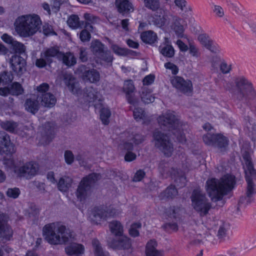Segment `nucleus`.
Wrapping results in <instances>:
<instances>
[{
    "label": "nucleus",
    "instance_id": "1",
    "mask_svg": "<svg viewBox=\"0 0 256 256\" xmlns=\"http://www.w3.org/2000/svg\"><path fill=\"white\" fill-rule=\"evenodd\" d=\"M43 235L45 240L51 244H60L70 243L66 248V254L71 256H82L84 252L83 245L73 242L74 236L68 232L64 226L58 223H52L43 228Z\"/></svg>",
    "mask_w": 256,
    "mask_h": 256
},
{
    "label": "nucleus",
    "instance_id": "2",
    "mask_svg": "<svg viewBox=\"0 0 256 256\" xmlns=\"http://www.w3.org/2000/svg\"><path fill=\"white\" fill-rule=\"evenodd\" d=\"M14 152V146L11 143L10 136L4 132H0V154H5L8 158L4 160V164L12 169L18 176L30 178L38 174V165L34 162H19L16 165L11 154Z\"/></svg>",
    "mask_w": 256,
    "mask_h": 256
},
{
    "label": "nucleus",
    "instance_id": "3",
    "mask_svg": "<svg viewBox=\"0 0 256 256\" xmlns=\"http://www.w3.org/2000/svg\"><path fill=\"white\" fill-rule=\"evenodd\" d=\"M40 16L35 14H22L18 16L14 26L16 34L22 38H29L35 34L41 28Z\"/></svg>",
    "mask_w": 256,
    "mask_h": 256
},
{
    "label": "nucleus",
    "instance_id": "4",
    "mask_svg": "<svg viewBox=\"0 0 256 256\" xmlns=\"http://www.w3.org/2000/svg\"><path fill=\"white\" fill-rule=\"evenodd\" d=\"M235 184V178L231 174L224 176L218 182L215 178L208 180L206 190L213 201L220 200L228 191L231 190Z\"/></svg>",
    "mask_w": 256,
    "mask_h": 256
},
{
    "label": "nucleus",
    "instance_id": "5",
    "mask_svg": "<svg viewBox=\"0 0 256 256\" xmlns=\"http://www.w3.org/2000/svg\"><path fill=\"white\" fill-rule=\"evenodd\" d=\"M152 22L154 25L164 30L170 28L178 38H186L184 34V28L182 24L183 20L177 16L168 14L162 16L156 14Z\"/></svg>",
    "mask_w": 256,
    "mask_h": 256
},
{
    "label": "nucleus",
    "instance_id": "6",
    "mask_svg": "<svg viewBox=\"0 0 256 256\" xmlns=\"http://www.w3.org/2000/svg\"><path fill=\"white\" fill-rule=\"evenodd\" d=\"M158 121L160 126L166 127L168 130H174V134L177 136L180 142H186V138L182 133L183 126L185 127L186 126L179 121L178 116L174 112L166 110L158 118Z\"/></svg>",
    "mask_w": 256,
    "mask_h": 256
},
{
    "label": "nucleus",
    "instance_id": "7",
    "mask_svg": "<svg viewBox=\"0 0 256 256\" xmlns=\"http://www.w3.org/2000/svg\"><path fill=\"white\" fill-rule=\"evenodd\" d=\"M251 152L242 150V163L246 174V178L247 182V190L246 192V201L250 203V198L256 194V186L253 180H256V171L254 168L252 162Z\"/></svg>",
    "mask_w": 256,
    "mask_h": 256
},
{
    "label": "nucleus",
    "instance_id": "8",
    "mask_svg": "<svg viewBox=\"0 0 256 256\" xmlns=\"http://www.w3.org/2000/svg\"><path fill=\"white\" fill-rule=\"evenodd\" d=\"M42 58L36 60V66L40 68H44L47 63L52 62V58L56 57L62 59L63 62L68 66H72L76 63V59L72 54L67 52L62 54L59 52L56 48H50L46 49L41 54Z\"/></svg>",
    "mask_w": 256,
    "mask_h": 256
},
{
    "label": "nucleus",
    "instance_id": "9",
    "mask_svg": "<svg viewBox=\"0 0 256 256\" xmlns=\"http://www.w3.org/2000/svg\"><path fill=\"white\" fill-rule=\"evenodd\" d=\"M109 227L112 233L115 235L114 240H108L109 246L114 249H128L130 248V240L122 234L123 228L119 222H112Z\"/></svg>",
    "mask_w": 256,
    "mask_h": 256
},
{
    "label": "nucleus",
    "instance_id": "10",
    "mask_svg": "<svg viewBox=\"0 0 256 256\" xmlns=\"http://www.w3.org/2000/svg\"><path fill=\"white\" fill-rule=\"evenodd\" d=\"M83 98L86 102H93L96 110H100V118L104 124H108L109 122V118L110 112L107 108H102V96L96 92L92 88L86 89L83 94Z\"/></svg>",
    "mask_w": 256,
    "mask_h": 256
},
{
    "label": "nucleus",
    "instance_id": "11",
    "mask_svg": "<svg viewBox=\"0 0 256 256\" xmlns=\"http://www.w3.org/2000/svg\"><path fill=\"white\" fill-rule=\"evenodd\" d=\"M256 92L250 82L244 78H238L236 82V89L234 92V98L242 100L246 98H254Z\"/></svg>",
    "mask_w": 256,
    "mask_h": 256
},
{
    "label": "nucleus",
    "instance_id": "12",
    "mask_svg": "<svg viewBox=\"0 0 256 256\" xmlns=\"http://www.w3.org/2000/svg\"><path fill=\"white\" fill-rule=\"evenodd\" d=\"M191 200L192 206L200 216L206 215L211 208L208 200L199 190L193 192Z\"/></svg>",
    "mask_w": 256,
    "mask_h": 256
},
{
    "label": "nucleus",
    "instance_id": "13",
    "mask_svg": "<svg viewBox=\"0 0 256 256\" xmlns=\"http://www.w3.org/2000/svg\"><path fill=\"white\" fill-rule=\"evenodd\" d=\"M202 139L206 144L216 147L220 151L225 150L228 144L226 137L221 134H216L213 131L204 134Z\"/></svg>",
    "mask_w": 256,
    "mask_h": 256
},
{
    "label": "nucleus",
    "instance_id": "14",
    "mask_svg": "<svg viewBox=\"0 0 256 256\" xmlns=\"http://www.w3.org/2000/svg\"><path fill=\"white\" fill-rule=\"evenodd\" d=\"M100 178V176L92 174L84 178L80 182L76 192L78 199L82 202L88 196L91 186Z\"/></svg>",
    "mask_w": 256,
    "mask_h": 256
},
{
    "label": "nucleus",
    "instance_id": "15",
    "mask_svg": "<svg viewBox=\"0 0 256 256\" xmlns=\"http://www.w3.org/2000/svg\"><path fill=\"white\" fill-rule=\"evenodd\" d=\"M154 142L157 148H160L166 156H172L174 150L173 146L170 142L168 137L159 131L154 134Z\"/></svg>",
    "mask_w": 256,
    "mask_h": 256
},
{
    "label": "nucleus",
    "instance_id": "16",
    "mask_svg": "<svg viewBox=\"0 0 256 256\" xmlns=\"http://www.w3.org/2000/svg\"><path fill=\"white\" fill-rule=\"evenodd\" d=\"M9 62L12 70L18 75L22 74L26 71V62L21 56L14 54Z\"/></svg>",
    "mask_w": 256,
    "mask_h": 256
},
{
    "label": "nucleus",
    "instance_id": "17",
    "mask_svg": "<svg viewBox=\"0 0 256 256\" xmlns=\"http://www.w3.org/2000/svg\"><path fill=\"white\" fill-rule=\"evenodd\" d=\"M91 48L92 52L96 54L98 53L102 60L106 62H111L112 56L108 52L104 51V46L98 40H94L92 42Z\"/></svg>",
    "mask_w": 256,
    "mask_h": 256
},
{
    "label": "nucleus",
    "instance_id": "18",
    "mask_svg": "<svg viewBox=\"0 0 256 256\" xmlns=\"http://www.w3.org/2000/svg\"><path fill=\"white\" fill-rule=\"evenodd\" d=\"M115 212L112 210H106L104 208H97L94 210L92 213L93 218L92 220L96 224H100L103 220H106L107 218L114 216Z\"/></svg>",
    "mask_w": 256,
    "mask_h": 256
},
{
    "label": "nucleus",
    "instance_id": "19",
    "mask_svg": "<svg viewBox=\"0 0 256 256\" xmlns=\"http://www.w3.org/2000/svg\"><path fill=\"white\" fill-rule=\"evenodd\" d=\"M78 72L82 73V79L84 81L94 83L98 82L100 78V74L97 71L94 70H88L84 66H82L79 68Z\"/></svg>",
    "mask_w": 256,
    "mask_h": 256
},
{
    "label": "nucleus",
    "instance_id": "20",
    "mask_svg": "<svg viewBox=\"0 0 256 256\" xmlns=\"http://www.w3.org/2000/svg\"><path fill=\"white\" fill-rule=\"evenodd\" d=\"M198 40L206 48L214 52H217L220 50V46L212 40L206 34H202L199 35Z\"/></svg>",
    "mask_w": 256,
    "mask_h": 256
},
{
    "label": "nucleus",
    "instance_id": "21",
    "mask_svg": "<svg viewBox=\"0 0 256 256\" xmlns=\"http://www.w3.org/2000/svg\"><path fill=\"white\" fill-rule=\"evenodd\" d=\"M8 218L3 214H0V234L6 240H10L12 236L11 228L6 224Z\"/></svg>",
    "mask_w": 256,
    "mask_h": 256
},
{
    "label": "nucleus",
    "instance_id": "22",
    "mask_svg": "<svg viewBox=\"0 0 256 256\" xmlns=\"http://www.w3.org/2000/svg\"><path fill=\"white\" fill-rule=\"evenodd\" d=\"M157 246L156 240H149L146 246V256H164V250H157Z\"/></svg>",
    "mask_w": 256,
    "mask_h": 256
},
{
    "label": "nucleus",
    "instance_id": "23",
    "mask_svg": "<svg viewBox=\"0 0 256 256\" xmlns=\"http://www.w3.org/2000/svg\"><path fill=\"white\" fill-rule=\"evenodd\" d=\"M24 92V89L18 82H14L10 86V88H0V95L6 96L8 94L18 96Z\"/></svg>",
    "mask_w": 256,
    "mask_h": 256
},
{
    "label": "nucleus",
    "instance_id": "24",
    "mask_svg": "<svg viewBox=\"0 0 256 256\" xmlns=\"http://www.w3.org/2000/svg\"><path fill=\"white\" fill-rule=\"evenodd\" d=\"M116 6L120 13H130L134 10V5L129 0H116Z\"/></svg>",
    "mask_w": 256,
    "mask_h": 256
},
{
    "label": "nucleus",
    "instance_id": "25",
    "mask_svg": "<svg viewBox=\"0 0 256 256\" xmlns=\"http://www.w3.org/2000/svg\"><path fill=\"white\" fill-rule=\"evenodd\" d=\"M168 38H165L164 42L161 44L159 47V50L164 56L172 58L174 54V50L172 46L170 44Z\"/></svg>",
    "mask_w": 256,
    "mask_h": 256
},
{
    "label": "nucleus",
    "instance_id": "26",
    "mask_svg": "<svg viewBox=\"0 0 256 256\" xmlns=\"http://www.w3.org/2000/svg\"><path fill=\"white\" fill-rule=\"evenodd\" d=\"M134 87L131 80L124 82V90L127 94V98L128 102L134 106L137 104V100L130 96V94L134 92Z\"/></svg>",
    "mask_w": 256,
    "mask_h": 256
},
{
    "label": "nucleus",
    "instance_id": "27",
    "mask_svg": "<svg viewBox=\"0 0 256 256\" xmlns=\"http://www.w3.org/2000/svg\"><path fill=\"white\" fill-rule=\"evenodd\" d=\"M143 140L144 139L140 135L136 134L135 136H130L129 137L128 141L124 144L122 146V148L128 150H132L133 149L134 146L140 144Z\"/></svg>",
    "mask_w": 256,
    "mask_h": 256
},
{
    "label": "nucleus",
    "instance_id": "28",
    "mask_svg": "<svg viewBox=\"0 0 256 256\" xmlns=\"http://www.w3.org/2000/svg\"><path fill=\"white\" fill-rule=\"evenodd\" d=\"M36 96H32L30 98H28L25 103L26 110L32 114L36 112L38 108V102L36 100Z\"/></svg>",
    "mask_w": 256,
    "mask_h": 256
},
{
    "label": "nucleus",
    "instance_id": "29",
    "mask_svg": "<svg viewBox=\"0 0 256 256\" xmlns=\"http://www.w3.org/2000/svg\"><path fill=\"white\" fill-rule=\"evenodd\" d=\"M64 81L70 90L74 94H79L80 90L78 88V84L75 82L74 79L71 74L67 75L64 78Z\"/></svg>",
    "mask_w": 256,
    "mask_h": 256
},
{
    "label": "nucleus",
    "instance_id": "30",
    "mask_svg": "<svg viewBox=\"0 0 256 256\" xmlns=\"http://www.w3.org/2000/svg\"><path fill=\"white\" fill-rule=\"evenodd\" d=\"M140 38L146 44H152L157 41V34L152 31L148 30L142 33Z\"/></svg>",
    "mask_w": 256,
    "mask_h": 256
},
{
    "label": "nucleus",
    "instance_id": "31",
    "mask_svg": "<svg viewBox=\"0 0 256 256\" xmlns=\"http://www.w3.org/2000/svg\"><path fill=\"white\" fill-rule=\"evenodd\" d=\"M171 83L174 87L176 88L178 91H180L183 84H186V86H190V80H185L180 76H174L171 79Z\"/></svg>",
    "mask_w": 256,
    "mask_h": 256
},
{
    "label": "nucleus",
    "instance_id": "32",
    "mask_svg": "<svg viewBox=\"0 0 256 256\" xmlns=\"http://www.w3.org/2000/svg\"><path fill=\"white\" fill-rule=\"evenodd\" d=\"M0 126L3 129L9 132L17 133L23 136L22 134L19 132L18 129V125L16 122H13L6 121L4 122H2L0 123Z\"/></svg>",
    "mask_w": 256,
    "mask_h": 256
},
{
    "label": "nucleus",
    "instance_id": "33",
    "mask_svg": "<svg viewBox=\"0 0 256 256\" xmlns=\"http://www.w3.org/2000/svg\"><path fill=\"white\" fill-rule=\"evenodd\" d=\"M42 96L41 103L42 105L46 107L50 108L55 104L56 100L53 95L50 93H46Z\"/></svg>",
    "mask_w": 256,
    "mask_h": 256
},
{
    "label": "nucleus",
    "instance_id": "34",
    "mask_svg": "<svg viewBox=\"0 0 256 256\" xmlns=\"http://www.w3.org/2000/svg\"><path fill=\"white\" fill-rule=\"evenodd\" d=\"M175 5L182 11L191 13L192 12V7L186 0H175Z\"/></svg>",
    "mask_w": 256,
    "mask_h": 256
},
{
    "label": "nucleus",
    "instance_id": "35",
    "mask_svg": "<svg viewBox=\"0 0 256 256\" xmlns=\"http://www.w3.org/2000/svg\"><path fill=\"white\" fill-rule=\"evenodd\" d=\"M72 180L68 177L61 178L58 184V188L62 192H66L71 186Z\"/></svg>",
    "mask_w": 256,
    "mask_h": 256
},
{
    "label": "nucleus",
    "instance_id": "36",
    "mask_svg": "<svg viewBox=\"0 0 256 256\" xmlns=\"http://www.w3.org/2000/svg\"><path fill=\"white\" fill-rule=\"evenodd\" d=\"M68 26L72 29H77L81 26L82 24L78 16L72 14L70 16L67 20Z\"/></svg>",
    "mask_w": 256,
    "mask_h": 256
},
{
    "label": "nucleus",
    "instance_id": "37",
    "mask_svg": "<svg viewBox=\"0 0 256 256\" xmlns=\"http://www.w3.org/2000/svg\"><path fill=\"white\" fill-rule=\"evenodd\" d=\"M93 26L89 24H86L85 26V29L82 30L80 34V38L82 42H86L90 40V32H92L93 30Z\"/></svg>",
    "mask_w": 256,
    "mask_h": 256
},
{
    "label": "nucleus",
    "instance_id": "38",
    "mask_svg": "<svg viewBox=\"0 0 256 256\" xmlns=\"http://www.w3.org/2000/svg\"><path fill=\"white\" fill-rule=\"evenodd\" d=\"M141 96L142 100L146 104L152 102L155 98L152 92L145 88L142 90Z\"/></svg>",
    "mask_w": 256,
    "mask_h": 256
},
{
    "label": "nucleus",
    "instance_id": "39",
    "mask_svg": "<svg viewBox=\"0 0 256 256\" xmlns=\"http://www.w3.org/2000/svg\"><path fill=\"white\" fill-rule=\"evenodd\" d=\"M144 6L148 9L155 11L160 7V0H143Z\"/></svg>",
    "mask_w": 256,
    "mask_h": 256
},
{
    "label": "nucleus",
    "instance_id": "40",
    "mask_svg": "<svg viewBox=\"0 0 256 256\" xmlns=\"http://www.w3.org/2000/svg\"><path fill=\"white\" fill-rule=\"evenodd\" d=\"M92 246L95 256H107L106 254L103 252L100 242L98 240H92Z\"/></svg>",
    "mask_w": 256,
    "mask_h": 256
},
{
    "label": "nucleus",
    "instance_id": "41",
    "mask_svg": "<svg viewBox=\"0 0 256 256\" xmlns=\"http://www.w3.org/2000/svg\"><path fill=\"white\" fill-rule=\"evenodd\" d=\"M13 77L12 74L8 72H4L0 76V86L6 85L12 81Z\"/></svg>",
    "mask_w": 256,
    "mask_h": 256
},
{
    "label": "nucleus",
    "instance_id": "42",
    "mask_svg": "<svg viewBox=\"0 0 256 256\" xmlns=\"http://www.w3.org/2000/svg\"><path fill=\"white\" fill-rule=\"evenodd\" d=\"M12 49L16 53L22 54L25 52L26 47L24 44L15 40L11 46Z\"/></svg>",
    "mask_w": 256,
    "mask_h": 256
},
{
    "label": "nucleus",
    "instance_id": "43",
    "mask_svg": "<svg viewBox=\"0 0 256 256\" xmlns=\"http://www.w3.org/2000/svg\"><path fill=\"white\" fill-rule=\"evenodd\" d=\"M110 48L114 53L119 56H124L127 54L126 49L121 48L116 44H112Z\"/></svg>",
    "mask_w": 256,
    "mask_h": 256
},
{
    "label": "nucleus",
    "instance_id": "44",
    "mask_svg": "<svg viewBox=\"0 0 256 256\" xmlns=\"http://www.w3.org/2000/svg\"><path fill=\"white\" fill-rule=\"evenodd\" d=\"M141 228V224L140 222H136L132 224L129 230L130 234L133 237L138 236L139 235L138 229Z\"/></svg>",
    "mask_w": 256,
    "mask_h": 256
},
{
    "label": "nucleus",
    "instance_id": "45",
    "mask_svg": "<svg viewBox=\"0 0 256 256\" xmlns=\"http://www.w3.org/2000/svg\"><path fill=\"white\" fill-rule=\"evenodd\" d=\"M188 50L190 54L194 57L198 58L200 56V53L198 48L192 44H190Z\"/></svg>",
    "mask_w": 256,
    "mask_h": 256
},
{
    "label": "nucleus",
    "instance_id": "46",
    "mask_svg": "<svg viewBox=\"0 0 256 256\" xmlns=\"http://www.w3.org/2000/svg\"><path fill=\"white\" fill-rule=\"evenodd\" d=\"M144 112L143 110L139 108H134V116L137 121L140 120L144 117Z\"/></svg>",
    "mask_w": 256,
    "mask_h": 256
},
{
    "label": "nucleus",
    "instance_id": "47",
    "mask_svg": "<svg viewBox=\"0 0 256 256\" xmlns=\"http://www.w3.org/2000/svg\"><path fill=\"white\" fill-rule=\"evenodd\" d=\"M178 191L176 188L171 186L168 188L165 191V196L167 198H172L174 196H175L177 194Z\"/></svg>",
    "mask_w": 256,
    "mask_h": 256
},
{
    "label": "nucleus",
    "instance_id": "48",
    "mask_svg": "<svg viewBox=\"0 0 256 256\" xmlns=\"http://www.w3.org/2000/svg\"><path fill=\"white\" fill-rule=\"evenodd\" d=\"M213 12L215 16L218 18H222L224 15L223 8L218 5H214L213 7Z\"/></svg>",
    "mask_w": 256,
    "mask_h": 256
},
{
    "label": "nucleus",
    "instance_id": "49",
    "mask_svg": "<svg viewBox=\"0 0 256 256\" xmlns=\"http://www.w3.org/2000/svg\"><path fill=\"white\" fill-rule=\"evenodd\" d=\"M6 194L8 197L16 198L20 194V190L18 188H9Z\"/></svg>",
    "mask_w": 256,
    "mask_h": 256
},
{
    "label": "nucleus",
    "instance_id": "50",
    "mask_svg": "<svg viewBox=\"0 0 256 256\" xmlns=\"http://www.w3.org/2000/svg\"><path fill=\"white\" fill-rule=\"evenodd\" d=\"M49 88L48 84L46 83H43L37 87L38 92L39 95L44 96V93L48 90Z\"/></svg>",
    "mask_w": 256,
    "mask_h": 256
},
{
    "label": "nucleus",
    "instance_id": "51",
    "mask_svg": "<svg viewBox=\"0 0 256 256\" xmlns=\"http://www.w3.org/2000/svg\"><path fill=\"white\" fill-rule=\"evenodd\" d=\"M164 67L170 70L174 74H176L178 72V67L172 63L166 62L164 64Z\"/></svg>",
    "mask_w": 256,
    "mask_h": 256
},
{
    "label": "nucleus",
    "instance_id": "52",
    "mask_svg": "<svg viewBox=\"0 0 256 256\" xmlns=\"http://www.w3.org/2000/svg\"><path fill=\"white\" fill-rule=\"evenodd\" d=\"M60 4V0H52L50 5L52 11L57 12L59 10Z\"/></svg>",
    "mask_w": 256,
    "mask_h": 256
},
{
    "label": "nucleus",
    "instance_id": "53",
    "mask_svg": "<svg viewBox=\"0 0 256 256\" xmlns=\"http://www.w3.org/2000/svg\"><path fill=\"white\" fill-rule=\"evenodd\" d=\"M64 158L68 164H72L74 161V155L70 150H66L64 153Z\"/></svg>",
    "mask_w": 256,
    "mask_h": 256
},
{
    "label": "nucleus",
    "instance_id": "54",
    "mask_svg": "<svg viewBox=\"0 0 256 256\" xmlns=\"http://www.w3.org/2000/svg\"><path fill=\"white\" fill-rule=\"evenodd\" d=\"M220 68L222 72L225 74L229 72L231 70L230 64L224 61L222 62Z\"/></svg>",
    "mask_w": 256,
    "mask_h": 256
},
{
    "label": "nucleus",
    "instance_id": "55",
    "mask_svg": "<svg viewBox=\"0 0 256 256\" xmlns=\"http://www.w3.org/2000/svg\"><path fill=\"white\" fill-rule=\"evenodd\" d=\"M1 38L4 42L8 44H11V46L13 44V42H15L12 36L6 34H4Z\"/></svg>",
    "mask_w": 256,
    "mask_h": 256
},
{
    "label": "nucleus",
    "instance_id": "56",
    "mask_svg": "<svg viewBox=\"0 0 256 256\" xmlns=\"http://www.w3.org/2000/svg\"><path fill=\"white\" fill-rule=\"evenodd\" d=\"M182 88L180 89V92H182L184 94H190L192 90V83L190 82V86H186V84H183L182 86Z\"/></svg>",
    "mask_w": 256,
    "mask_h": 256
},
{
    "label": "nucleus",
    "instance_id": "57",
    "mask_svg": "<svg viewBox=\"0 0 256 256\" xmlns=\"http://www.w3.org/2000/svg\"><path fill=\"white\" fill-rule=\"evenodd\" d=\"M176 44L182 52H185L188 50V46L180 40L176 41Z\"/></svg>",
    "mask_w": 256,
    "mask_h": 256
},
{
    "label": "nucleus",
    "instance_id": "58",
    "mask_svg": "<svg viewBox=\"0 0 256 256\" xmlns=\"http://www.w3.org/2000/svg\"><path fill=\"white\" fill-rule=\"evenodd\" d=\"M144 175L145 173L144 171L139 170L136 173L134 177V180L135 182H139L142 180Z\"/></svg>",
    "mask_w": 256,
    "mask_h": 256
},
{
    "label": "nucleus",
    "instance_id": "59",
    "mask_svg": "<svg viewBox=\"0 0 256 256\" xmlns=\"http://www.w3.org/2000/svg\"><path fill=\"white\" fill-rule=\"evenodd\" d=\"M154 77L153 75L150 74L146 76L143 80V83L144 85L152 84L154 81Z\"/></svg>",
    "mask_w": 256,
    "mask_h": 256
},
{
    "label": "nucleus",
    "instance_id": "60",
    "mask_svg": "<svg viewBox=\"0 0 256 256\" xmlns=\"http://www.w3.org/2000/svg\"><path fill=\"white\" fill-rule=\"evenodd\" d=\"M136 158V154L130 152H128L125 155L124 159L127 162H131Z\"/></svg>",
    "mask_w": 256,
    "mask_h": 256
},
{
    "label": "nucleus",
    "instance_id": "61",
    "mask_svg": "<svg viewBox=\"0 0 256 256\" xmlns=\"http://www.w3.org/2000/svg\"><path fill=\"white\" fill-rule=\"evenodd\" d=\"M80 59L82 62H86L87 60L86 52L84 48L80 49Z\"/></svg>",
    "mask_w": 256,
    "mask_h": 256
},
{
    "label": "nucleus",
    "instance_id": "62",
    "mask_svg": "<svg viewBox=\"0 0 256 256\" xmlns=\"http://www.w3.org/2000/svg\"><path fill=\"white\" fill-rule=\"evenodd\" d=\"M126 43L130 47H131L132 48H138V42L131 40H128L126 41Z\"/></svg>",
    "mask_w": 256,
    "mask_h": 256
},
{
    "label": "nucleus",
    "instance_id": "63",
    "mask_svg": "<svg viewBox=\"0 0 256 256\" xmlns=\"http://www.w3.org/2000/svg\"><path fill=\"white\" fill-rule=\"evenodd\" d=\"M84 18L86 20L90 22H93L95 19V18L92 15L88 13L84 14Z\"/></svg>",
    "mask_w": 256,
    "mask_h": 256
},
{
    "label": "nucleus",
    "instance_id": "64",
    "mask_svg": "<svg viewBox=\"0 0 256 256\" xmlns=\"http://www.w3.org/2000/svg\"><path fill=\"white\" fill-rule=\"evenodd\" d=\"M166 228H168V230H170L174 232L178 230V226L176 224H166Z\"/></svg>",
    "mask_w": 256,
    "mask_h": 256
}]
</instances>
